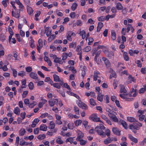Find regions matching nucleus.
Here are the masks:
<instances>
[{"label":"nucleus","instance_id":"obj_40","mask_svg":"<svg viewBox=\"0 0 146 146\" xmlns=\"http://www.w3.org/2000/svg\"><path fill=\"white\" fill-rule=\"evenodd\" d=\"M37 104V103L36 102L33 101L32 103H29L28 106L30 108H33Z\"/></svg>","mask_w":146,"mask_h":146},{"label":"nucleus","instance_id":"obj_41","mask_svg":"<svg viewBox=\"0 0 146 146\" xmlns=\"http://www.w3.org/2000/svg\"><path fill=\"white\" fill-rule=\"evenodd\" d=\"M103 96L100 93H98V100L100 102L102 101L103 100Z\"/></svg>","mask_w":146,"mask_h":146},{"label":"nucleus","instance_id":"obj_52","mask_svg":"<svg viewBox=\"0 0 146 146\" xmlns=\"http://www.w3.org/2000/svg\"><path fill=\"white\" fill-rule=\"evenodd\" d=\"M105 136L106 135L108 137H109L110 135L111 132L109 129H106L105 130Z\"/></svg>","mask_w":146,"mask_h":146},{"label":"nucleus","instance_id":"obj_38","mask_svg":"<svg viewBox=\"0 0 146 146\" xmlns=\"http://www.w3.org/2000/svg\"><path fill=\"white\" fill-rule=\"evenodd\" d=\"M76 126H78L81 125L82 123V121L80 119H78L74 122Z\"/></svg>","mask_w":146,"mask_h":146},{"label":"nucleus","instance_id":"obj_44","mask_svg":"<svg viewBox=\"0 0 146 146\" xmlns=\"http://www.w3.org/2000/svg\"><path fill=\"white\" fill-rule=\"evenodd\" d=\"M121 124L125 129H126L127 128V125L126 122L125 121L123 120L121 121Z\"/></svg>","mask_w":146,"mask_h":146},{"label":"nucleus","instance_id":"obj_1","mask_svg":"<svg viewBox=\"0 0 146 146\" xmlns=\"http://www.w3.org/2000/svg\"><path fill=\"white\" fill-rule=\"evenodd\" d=\"M142 124L139 122L133 123L129 126V128L134 133L136 132V130H138L142 126Z\"/></svg>","mask_w":146,"mask_h":146},{"label":"nucleus","instance_id":"obj_58","mask_svg":"<svg viewBox=\"0 0 146 146\" xmlns=\"http://www.w3.org/2000/svg\"><path fill=\"white\" fill-rule=\"evenodd\" d=\"M69 68V70H71L72 73L75 74L76 73L77 71L74 66H71Z\"/></svg>","mask_w":146,"mask_h":146},{"label":"nucleus","instance_id":"obj_23","mask_svg":"<svg viewBox=\"0 0 146 146\" xmlns=\"http://www.w3.org/2000/svg\"><path fill=\"white\" fill-rule=\"evenodd\" d=\"M13 112L17 115H19L20 113V110L18 107H16L14 108Z\"/></svg>","mask_w":146,"mask_h":146},{"label":"nucleus","instance_id":"obj_13","mask_svg":"<svg viewBox=\"0 0 146 146\" xmlns=\"http://www.w3.org/2000/svg\"><path fill=\"white\" fill-rule=\"evenodd\" d=\"M77 133L78 134V136L77 137L76 140L77 141H80L79 139H81L84 136V135L79 130H78Z\"/></svg>","mask_w":146,"mask_h":146},{"label":"nucleus","instance_id":"obj_37","mask_svg":"<svg viewBox=\"0 0 146 146\" xmlns=\"http://www.w3.org/2000/svg\"><path fill=\"white\" fill-rule=\"evenodd\" d=\"M31 40L29 41V44L31 48H33L35 46L34 44V41L32 39V38L30 37Z\"/></svg>","mask_w":146,"mask_h":146},{"label":"nucleus","instance_id":"obj_36","mask_svg":"<svg viewBox=\"0 0 146 146\" xmlns=\"http://www.w3.org/2000/svg\"><path fill=\"white\" fill-rule=\"evenodd\" d=\"M116 9L119 10L122 9L123 8L121 3H118L116 4Z\"/></svg>","mask_w":146,"mask_h":146},{"label":"nucleus","instance_id":"obj_61","mask_svg":"<svg viewBox=\"0 0 146 146\" xmlns=\"http://www.w3.org/2000/svg\"><path fill=\"white\" fill-rule=\"evenodd\" d=\"M82 24V23L81 20L80 19L76 21V25L77 26H81Z\"/></svg>","mask_w":146,"mask_h":146},{"label":"nucleus","instance_id":"obj_7","mask_svg":"<svg viewBox=\"0 0 146 146\" xmlns=\"http://www.w3.org/2000/svg\"><path fill=\"white\" fill-rule=\"evenodd\" d=\"M12 16L16 18H18L20 16V11L17 10L16 12L13 11L12 12Z\"/></svg>","mask_w":146,"mask_h":146},{"label":"nucleus","instance_id":"obj_5","mask_svg":"<svg viewBox=\"0 0 146 146\" xmlns=\"http://www.w3.org/2000/svg\"><path fill=\"white\" fill-rule=\"evenodd\" d=\"M43 46V42L42 40L40 38L38 40V44L37 45V48L38 52H40V49Z\"/></svg>","mask_w":146,"mask_h":146},{"label":"nucleus","instance_id":"obj_16","mask_svg":"<svg viewBox=\"0 0 146 146\" xmlns=\"http://www.w3.org/2000/svg\"><path fill=\"white\" fill-rule=\"evenodd\" d=\"M26 132L25 129L23 128H22L19 131V135L20 136H23L24 135Z\"/></svg>","mask_w":146,"mask_h":146},{"label":"nucleus","instance_id":"obj_54","mask_svg":"<svg viewBox=\"0 0 146 146\" xmlns=\"http://www.w3.org/2000/svg\"><path fill=\"white\" fill-rule=\"evenodd\" d=\"M89 103L90 104L93 106H95L96 105V104L94 100L92 98L90 99Z\"/></svg>","mask_w":146,"mask_h":146},{"label":"nucleus","instance_id":"obj_64","mask_svg":"<svg viewBox=\"0 0 146 146\" xmlns=\"http://www.w3.org/2000/svg\"><path fill=\"white\" fill-rule=\"evenodd\" d=\"M139 144L141 146H144L146 144V138H145L143 141L140 142Z\"/></svg>","mask_w":146,"mask_h":146},{"label":"nucleus","instance_id":"obj_17","mask_svg":"<svg viewBox=\"0 0 146 146\" xmlns=\"http://www.w3.org/2000/svg\"><path fill=\"white\" fill-rule=\"evenodd\" d=\"M105 54L106 56L110 58H111L113 57L114 55V53L112 51L110 52L107 51Z\"/></svg>","mask_w":146,"mask_h":146},{"label":"nucleus","instance_id":"obj_50","mask_svg":"<svg viewBox=\"0 0 146 146\" xmlns=\"http://www.w3.org/2000/svg\"><path fill=\"white\" fill-rule=\"evenodd\" d=\"M67 126L68 128L69 129H73L74 127V126L73 125V124L72 123L70 122H69L67 125Z\"/></svg>","mask_w":146,"mask_h":146},{"label":"nucleus","instance_id":"obj_25","mask_svg":"<svg viewBox=\"0 0 146 146\" xmlns=\"http://www.w3.org/2000/svg\"><path fill=\"white\" fill-rule=\"evenodd\" d=\"M49 27H47L45 29V32L46 33V35L47 37L50 36L51 34V31L49 29Z\"/></svg>","mask_w":146,"mask_h":146},{"label":"nucleus","instance_id":"obj_19","mask_svg":"<svg viewBox=\"0 0 146 146\" xmlns=\"http://www.w3.org/2000/svg\"><path fill=\"white\" fill-rule=\"evenodd\" d=\"M120 90L119 92L120 93H123L124 94H126L127 91L123 85H120Z\"/></svg>","mask_w":146,"mask_h":146},{"label":"nucleus","instance_id":"obj_26","mask_svg":"<svg viewBox=\"0 0 146 146\" xmlns=\"http://www.w3.org/2000/svg\"><path fill=\"white\" fill-rule=\"evenodd\" d=\"M56 142L58 144H62L64 143L63 141L61 139V137L58 136L56 140Z\"/></svg>","mask_w":146,"mask_h":146},{"label":"nucleus","instance_id":"obj_47","mask_svg":"<svg viewBox=\"0 0 146 146\" xmlns=\"http://www.w3.org/2000/svg\"><path fill=\"white\" fill-rule=\"evenodd\" d=\"M77 5V4L76 3H74L71 7V9L72 10L74 11L76 9Z\"/></svg>","mask_w":146,"mask_h":146},{"label":"nucleus","instance_id":"obj_49","mask_svg":"<svg viewBox=\"0 0 146 146\" xmlns=\"http://www.w3.org/2000/svg\"><path fill=\"white\" fill-rule=\"evenodd\" d=\"M74 139L73 137H69L65 141L66 143L69 142L70 143H72L73 142Z\"/></svg>","mask_w":146,"mask_h":146},{"label":"nucleus","instance_id":"obj_4","mask_svg":"<svg viewBox=\"0 0 146 146\" xmlns=\"http://www.w3.org/2000/svg\"><path fill=\"white\" fill-rule=\"evenodd\" d=\"M77 104L79 107L83 109L86 110L88 108L87 106L84 103L81 102L80 100H79V102L77 103Z\"/></svg>","mask_w":146,"mask_h":146},{"label":"nucleus","instance_id":"obj_34","mask_svg":"<svg viewBox=\"0 0 146 146\" xmlns=\"http://www.w3.org/2000/svg\"><path fill=\"white\" fill-rule=\"evenodd\" d=\"M55 127V124L53 121H51L49 123V126L48 127L49 129H53Z\"/></svg>","mask_w":146,"mask_h":146},{"label":"nucleus","instance_id":"obj_59","mask_svg":"<svg viewBox=\"0 0 146 146\" xmlns=\"http://www.w3.org/2000/svg\"><path fill=\"white\" fill-rule=\"evenodd\" d=\"M71 33V34H68L66 36L67 39L69 41H71L72 39L71 37V36L72 35V34H73V33H71V32H69Z\"/></svg>","mask_w":146,"mask_h":146},{"label":"nucleus","instance_id":"obj_8","mask_svg":"<svg viewBox=\"0 0 146 146\" xmlns=\"http://www.w3.org/2000/svg\"><path fill=\"white\" fill-rule=\"evenodd\" d=\"M112 131L113 133L116 135H121V131L116 127L113 128Z\"/></svg>","mask_w":146,"mask_h":146},{"label":"nucleus","instance_id":"obj_15","mask_svg":"<svg viewBox=\"0 0 146 146\" xmlns=\"http://www.w3.org/2000/svg\"><path fill=\"white\" fill-rule=\"evenodd\" d=\"M44 61L47 63L48 66H51L52 65V62L48 57L44 56Z\"/></svg>","mask_w":146,"mask_h":146},{"label":"nucleus","instance_id":"obj_3","mask_svg":"<svg viewBox=\"0 0 146 146\" xmlns=\"http://www.w3.org/2000/svg\"><path fill=\"white\" fill-rule=\"evenodd\" d=\"M95 130L97 133L102 137H105V133L102 129L98 126H96L95 129Z\"/></svg>","mask_w":146,"mask_h":146},{"label":"nucleus","instance_id":"obj_43","mask_svg":"<svg viewBox=\"0 0 146 146\" xmlns=\"http://www.w3.org/2000/svg\"><path fill=\"white\" fill-rule=\"evenodd\" d=\"M26 75V73L25 72L23 71H20L18 73V75L19 76L23 77Z\"/></svg>","mask_w":146,"mask_h":146},{"label":"nucleus","instance_id":"obj_30","mask_svg":"<svg viewBox=\"0 0 146 146\" xmlns=\"http://www.w3.org/2000/svg\"><path fill=\"white\" fill-rule=\"evenodd\" d=\"M123 56L124 60L126 61H128L129 60V58L128 56V53L125 52H124Z\"/></svg>","mask_w":146,"mask_h":146},{"label":"nucleus","instance_id":"obj_46","mask_svg":"<svg viewBox=\"0 0 146 146\" xmlns=\"http://www.w3.org/2000/svg\"><path fill=\"white\" fill-rule=\"evenodd\" d=\"M108 115L111 118L112 117L116 115L117 113L114 111H112L111 112L108 113Z\"/></svg>","mask_w":146,"mask_h":146},{"label":"nucleus","instance_id":"obj_33","mask_svg":"<svg viewBox=\"0 0 146 146\" xmlns=\"http://www.w3.org/2000/svg\"><path fill=\"white\" fill-rule=\"evenodd\" d=\"M76 51L77 52V54H80L82 53L81 46L80 45L77 46L76 49Z\"/></svg>","mask_w":146,"mask_h":146},{"label":"nucleus","instance_id":"obj_12","mask_svg":"<svg viewBox=\"0 0 146 146\" xmlns=\"http://www.w3.org/2000/svg\"><path fill=\"white\" fill-rule=\"evenodd\" d=\"M58 102V100L56 99H53L52 100L48 101V104L50 107H53Z\"/></svg>","mask_w":146,"mask_h":146},{"label":"nucleus","instance_id":"obj_28","mask_svg":"<svg viewBox=\"0 0 146 146\" xmlns=\"http://www.w3.org/2000/svg\"><path fill=\"white\" fill-rule=\"evenodd\" d=\"M47 126L44 124H42L40 127V129L41 131H46L47 130Z\"/></svg>","mask_w":146,"mask_h":146},{"label":"nucleus","instance_id":"obj_56","mask_svg":"<svg viewBox=\"0 0 146 146\" xmlns=\"http://www.w3.org/2000/svg\"><path fill=\"white\" fill-rule=\"evenodd\" d=\"M139 117V120L140 121H142L143 120L145 117V116L143 114H139L137 113Z\"/></svg>","mask_w":146,"mask_h":146},{"label":"nucleus","instance_id":"obj_18","mask_svg":"<svg viewBox=\"0 0 146 146\" xmlns=\"http://www.w3.org/2000/svg\"><path fill=\"white\" fill-rule=\"evenodd\" d=\"M79 34L80 35L82 36V39H84L85 38L86 36V33L84 30H80L79 33Z\"/></svg>","mask_w":146,"mask_h":146},{"label":"nucleus","instance_id":"obj_39","mask_svg":"<svg viewBox=\"0 0 146 146\" xmlns=\"http://www.w3.org/2000/svg\"><path fill=\"white\" fill-rule=\"evenodd\" d=\"M110 72L111 74L112 75H111L110 78H111L112 77H115V76L116 74L115 72L114 71L113 69L110 68Z\"/></svg>","mask_w":146,"mask_h":146},{"label":"nucleus","instance_id":"obj_11","mask_svg":"<svg viewBox=\"0 0 146 146\" xmlns=\"http://www.w3.org/2000/svg\"><path fill=\"white\" fill-rule=\"evenodd\" d=\"M40 120L38 118H35L33 121L31 125V127H35L39 121Z\"/></svg>","mask_w":146,"mask_h":146},{"label":"nucleus","instance_id":"obj_2","mask_svg":"<svg viewBox=\"0 0 146 146\" xmlns=\"http://www.w3.org/2000/svg\"><path fill=\"white\" fill-rule=\"evenodd\" d=\"M89 119L94 122H100L103 123L102 121L100 119V118L98 117V114L96 113H93L89 117Z\"/></svg>","mask_w":146,"mask_h":146},{"label":"nucleus","instance_id":"obj_20","mask_svg":"<svg viewBox=\"0 0 146 146\" xmlns=\"http://www.w3.org/2000/svg\"><path fill=\"white\" fill-rule=\"evenodd\" d=\"M137 94V92L136 90L133 89L131 91V93L129 94V96L130 97L131 96L135 97L136 96Z\"/></svg>","mask_w":146,"mask_h":146},{"label":"nucleus","instance_id":"obj_53","mask_svg":"<svg viewBox=\"0 0 146 146\" xmlns=\"http://www.w3.org/2000/svg\"><path fill=\"white\" fill-rule=\"evenodd\" d=\"M76 46V42H72L70 44L69 47L70 48H75Z\"/></svg>","mask_w":146,"mask_h":146},{"label":"nucleus","instance_id":"obj_57","mask_svg":"<svg viewBox=\"0 0 146 146\" xmlns=\"http://www.w3.org/2000/svg\"><path fill=\"white\" fill-rule=\"evenodd\" d=\"M56 37V36L54 34L51 35L48 38V40L50 42L53 40Z\"/></svg>","mask_w":146,"mask_h":146},{"label":"nucleus","instance_id":"obj_35","mask_svg":"<svg viewBox=\"0 0 146 146\" xmlns=\"http://www.w3.org/2000/svg\"><path fill=\"white\" fill-rule=\"evenodd\" d=\"M8 29L9 33L10 34V35L9 36V39H10L11 38L12 36L13 35L14 33L13 32L12 30L11 29L10 27H9Z\"/></svg>","mask_w":146,"mask_h":146},{"label":"nucleus","instance_id":"obj_29","mask_svg":"<svg viewBox=\"0 0 146 146\" xmlns=\"http://www.w3.org/2000/svg\"><path fill=\"white\" fill-rule=\"evenodd\" d=\"M27 10L28 13L30 15H32L33 11L32 8L29 6H28L27 7Z\"/></svg>","mask_w":146,"mask_h":146},{"label":"nucleus","instance_id":"obj_51","mask_svg":"<svg viewBox=\"0 0 146 146\" xmlns=\"http://www.w3.org/2000/svg\"><path fill=\"white\" fill-rule=\"evenodd\" d=\"M146 91V85H145L144 87L141 88L139 90V93L140 94L143 93L145 91Z\"/></svg>","mask_w":146,"mask_h":146},{"label":"nucleus","instance_id":"obj_9","mask_svg":"<svg viewBox=\"0 0 146 146\" xmlns=\"http://www.w3.org/2000/svg\"><path fill=\"white\" fill-rule=\"evenodd\" d=\"M29 75L32 79L34 80H39L37 74L36 73L32 72L29 74Z\"/></svg>","mask_w":146,"mask_h":146},{"label":"nucleus","instance_id":"obj_60","mask_svg":"<svg viewBox=\"0 0 146 146\" xmlns=\"http://www.w3.org/2000/svg\"><path fill=\"white\" fill-rule=\"evenodd\" d=\"M19 136H17L16 138L15 142V146H18L19 143Z\"/></svg>","mask_w":146,"mask_h":146},{"label":"nucleus","instance_id":"obj_14","mask_svg":"<svg viewBox=\"0 0 146 146\" xmlns=\"http://www.w3.org/2000/svg\"><path fill=\"white\" fill-rule=\"evenodd\" d=\"M135 80L133 77H132L131 75H129L127 80V82L128 84L132 82H135Z\"/></svg>","mask_w":146,"mask_h":146},{"label":"nucleus","instance_id":"obj_21","mask_svg":"<svg viewBox=\"0 0 146 146\" xmlns=\"http://www.w3.org/2000/svg\"><path fill=\"white\" fill-rule=\"evenodd\" d=\"M53 62L55 63H58L60 64H62L63 63V62L61 58L58 57L57 56H56Z\"/></svg>","mask_w":146,"mask_h":146},{"label":"nucleus","instance_id":"obj_63","mask_svg":"<svg viewBox=\"0 0 146 146\" xmlns=\"http://www.w3.org/2000/svg\"><path fill=\"white\" fill-rule=\"evenodd\" d=\"M28 86L29 88L31 90L33 89L34 87V85L32 82H31L29 83L28 85Z\"/></svg>","mask_w":146,"mask_h":146},{"label":"nucleus","instance_id":"obj_22","mask_svg":"<svg viewBox=\"0 0 146 146\" xmlns=\"http://www.w3.org/2000/svg\"><path fill=\"white\" fill-rule=\"evenodd\" d=\"M111 38L112 40H114L116 38V33L114 30H111Z\"/></svg>","mask_w":146,"mask_h":146},{"label":"nucleus","instance_id":"obj_45","mask_svg":"<svg viewBox=\"0 0 146 146\" xmlns=\"http://www.w3.org/2000/svg\"><path fill=\"white\" fill-rule=\"evenodd\" d=\"M127 121L130 122H134L136 121V119L132 117H127Z\"/></svg>","mask_w":146,"mask_h":146},{"label":"nucleus","instance_id":"obj_27","mask_svg":"<svg viewBox=\"0 0 146 146\" xmlns=\"http://www.w3.org/2000/svg\"><path fill=\"white\" fill-rule=\"evenodd\" d=\"M128 95H127L126 94H124L123 93L122 94L121 93L119 94V96L122 99H125L128 101H129L128 100Z\"/></svg>","mask_w":146,"mask_h":146},{"label":"nucleus","instance_id":"obj_42","mask_svg":"<svg viewBox=\"0 0 146 146\" xmlns=\"http://www.w3.org/2000/svg\"><path fill=\"white\" fill-rule=\"evenodd\" d=\"M53 77L54 81L55 82H58L60 81V78L58 76L54 74L53 75Z\"/></svg>","mask_w":146,"mask_h":146},{"label":"nucleus","instance_id":"obj_6","mask_svg":"<svg viewBox=\"0 0 146 146\" xmlns=\"http://www.w3.org/2000/svg\"><path fill=\"white\" fill-rule=\"evenodd\" d=\"M93 76L94 80V81L97 80V79L100 78V72L97 71H94Z\"/></svg>","mask_w":146,"mask_h":146},{"label":"nucleus","instance_id":"obj_32","mask_svg":"<svg viewBox=\"0 0 146 146\" xmlns=\"http://www.w3.org/2000/svg\"><path fill=\"white\" fill-rule=\"evenodd\" d=\"M112 142L111 139L109 137H108V138L106 139L104 141V143L106 144L107 145L108 143H111Z\"/></svg>","mask_w":146,"mask_h":146},{"label":"nucleus","instance_id":"obj_55","mask_svg":"<svg viewBox=\"0 0 146 146\" xmlns=\"http://www.w3.org/2000/svg\"><path fill=\"white\" fill-rule=\"evenodd\" d=\"M9 41L10 44L13 43L15 44L16 42V40L15 38H13L11 39H9Z\"/></svg>","mask_w":146,"mask_h":146},{"label":"nucleus","instance_id":"obj_48","mask_svg":"<svg viewBox=\"0 0 146 146\" xmlns=\"http://www.w3.org/2000/svg\"><path fill=\"white\" fill-rule=\"evenodd\" d=\"M91 47L90 46H87L83 49L84 52H88L91 50Z\"/></svg>","mask_w":146,"mask_h":146},{"label":"nucleus","instance_id":"obj_62","mask_svg":"<svg viewBox=\"0 0 146 146\" xmlns=\"http://www.w3.org/2000/svg\"><path fill=\"white\" fill-rule=\"evenodd\" d=\"M80 141H78L80 142V144L81 145H84L86 143L87 141H86L84 140L83 139H79Z\"/></svg>","mask_w":146,"mask_h":146},{"label":"nucleus","instance_id":"obj_10","mask_svg":"<svg viewBox=\"0 0 146 146\" xmlns=\"http://www.w3.org/2000/svg\"><path fill=\"white\" fill-rule=\"evenodd\" d=\"M102 60L104 62L106 67H109L110 66V63L109 60L106 58L103 57L102 58Z\"/></svg>","mask_w":146,"mask_h":146},{"label":"nucleus","instance_id":"obj_24","mask_svg":"<svg viewBox=\"0 0 146 146\" xmlns=\"http://www.w3.org/2000/svg\"><path fill=\"white\" fill-rule=\"evenodd\" d=\"M129 139L134 143H137L138 140L137 138L134 137L131 135L129 134Z\"/></svg>","mask_w":146,"mask_h":146},{"label":"nucleus","instance_id":"obj_31","mask_svg":"<svg viewBox=\"0 0 146 146\" xmlns=\"http://www.w3.org/2000/svg\"><path fill=\"white\" fill-rule=\"evenodd\" d=\"M103 26V24L102 23H99L98 24V26L97 28V31L99 32Z\"/></svg>","mask_w":146,"mask_h":146}]
</instances>
